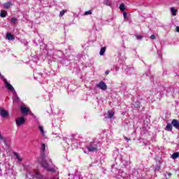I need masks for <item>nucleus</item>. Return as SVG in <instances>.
<instances>
[{
	"mask_svg": "<svg viewBox=\"0 0 179 179\" xmlns=\"http://www.w3.org/2000/svg\"><path fill=\"white\" fill-rule=\"evenodd\" d=\"M123 16L124 17V19H128V14L127 13V12H124L123 13Z\"/></svg>",
	"mask_w": 179,
	"mask_h": 179,
	"instance_id": "b1692460",
	"label": "nucleus"
},
{
	"mask_svg": "<svg viewBox=\"0 0 179 179\" xmlns=\"http://www.w3.org/2000/svg\"><path fill=\"white\" fill-rule=\"evenodd\" d=\"M96 87H99L101 90H107V85H106L103 81H101L99 84H97Z\"/></svg>",
	"mask_w": 179,
	"mask_h": 179,
	"instance_id": "39448f33",
	"label": "nucleus"
},
{
	"mask_svg": "<svg viewBox=\"0 0 179 179\" xmlns=\"http://www.w3.org/2000/svg\"><path fill=\"white\" fill-rule=\"evenodd\" d=\"M0 139H1V141H3V136H2V134H0Z\"/></svg>",
	"mask_w": 179,
	"mask_h": 179,
	"instance_id": "cd10ccee",
	"label": "nucleus"
},
{
	"mask_svg": "<svg viewBox=\"0 0 179 179\" xmlns=\"http://www.w3.org/2000/svg\"><path fill=\"white\" fill-rule=\"evenodd\" d=\"M15 122H16L17 127H20L21 125H23L24 122H26V120L23 116H22L16 119Z\"/></svg>",
	"mask_w": 179,
	"mask_h": 179,
	"instance_id": "20e7f679",
	"label": "nucleus"
},
{
	"mask_svg": "<svg viewBox=\"0 0 179 179\" xmlns=\"http://www.w3.org/2000/svg\"><path fill=\"white\" fill-rule=\"evenodd\" d=\"M108 118H112L114 117V111L113 110H108Z\"/></svg>",
	"mask_w": 179,
	"mask_h": 179,
	"instance_id": "f8f14e48",
	"label": "nucleus"
},
{
	"mask_svg": "<svg viewBox=\"0 0 179 179\" xmlns=\"http://www.w3.org/2000/svg\"><path fill=\"white\" fill-rule=\"evenodd\" d=\"M0 16L1 17H6V11L5 10H1Z\"/></svg>",
	"mask_w": 179,
	"mask_h": 179,
	"instance_id": "4468645a",
	"label": "nucleus"
},
{
	"mask_svg": "<svg viewBox=\"0 0 179 179\" xmlns=\"http://www.w3.org/2000/svg\"><path fill=\"white\" fill-rule=\"evenodd\" d=\"M11 23H13V24H16V22H17V20L15 17L11 18Z\"/></svg>",
	"mask_w": 179,
	"mask_h": 179,
	"instance_id": "412c9836",
	"label": "nucleus"
},
{
	"mask_svg": "<svg viewBox=\"0 0 179 179\" xmlns=\"http://www.w3.org/2000/svg\"><path fill=\"white\" fill-rule=\"evenodd\" d=\"M87 149H88L89 152H97V144H95L94 143H91L87 147Z\"/></svg>",
	"mask_w": 179,
	"mask_h": 179,
	"instance_id": "7ed1b4c3",
	"label": "nucleus"
},
{
	"mask_svg": "<svg viewBox=\"0 0 179 179\" xmlns=\"http://www.w3.org/2000/svg\"><path fill=\"white\" fill-rule=\"evenodd\" d=\"M104 52H106V47H103L100 50V55H104Z\"/></svg>",
	"mask_w": 179,
	"mask_h": 179,
	"instance_id": "a211bd4d",
	"label": "nucleus"
},
{
	"mask_svg": "<svg viewBox=\"0 0 179 179\" xmlns=\"http://www.w3.org/2000/svg\"><path fill=\"white\" fill-rule=\"evenodd\" d=\"M41 165L43 168H45V170H47V171H51L52 173H54L55 171V169L50 167V164L48 163L45 160H43L41 162Z\"/></svg>",
	"mask_w": 179,
	"mask_h": 179,
	"instance_id": "f03ea898",
	"label": "nucleus"
},
{
	"mask_svg": "<svg viewBox=\"0 0 179 179\" xmlns=\"http://www.w3.org/2000/svg\"><path fill=\"white\" fill-rule=\"evenodd\" d=\"M108 73H110V71H106V75H108Z\"/></svg>",
	"mask_w": 179,
	"mask_h": 179,
	"instance_id": "c756f323",
	"label": "nucleus"
},
{
	"mask_svg": "<svg viewBox=\"0 0 179 179\" xmlns=\"http://www.w3.org/2000/svg\"><path fill=\"white\" fill-rule=\"evenodd\" d=\"M165 131H173V125H171V124L169 123L165 128Z\"/></svg>",
	"mask_w": 179,
	"mask_h": 179,
	"instance_id": "9d476101",
	"label": "nucleus"
},
{
	"mask_svg": "<svg viewBox=\"0 0 179 179\" xmlns=\"http://www.w3.org/2000/svg\"><path fill=\"white\" fill-rule=\"evenodd\" d=\"M50 163H52V161L51 159H49Z\"/></svg>",
	"mask_w": 179,
	"mask_h": 179,
	"instance_id": "2f4dec72",
	"label": "nucleus"
},
{
	"mask_svg": "<svg viewBox=\"0 0 179 179\" xmlns=\"http://www.w3.org/2000/svg\"><path fill=\"white\" fill-rule=\"evenodd\" d=\"M92 10H88V11H85L84 15L85 16H87V15H92Z\"/></svg>",
	"mask_w": 179,
	"mask_h": 179,
	"instance_id": "4be33fe9",
	"label": "nucleus"
},
{
	"mask_svg": "<svg viewBox=\"0 0 179 179\" xmlns=\"http://www.w3.org/2000/svg\"><path fill=\"white\" fill-rule=\"evenodd\" d=\"M41 150H42V152L44 153V152L45 151V144L43 143L41 145Z\"/></svg>",
	"mask_w": 179,
	"mask_h": 179,
	"instance_id": "aec40b11",
	"label": "nucleus"
},
{
	"mask_svg": "<svg viewBox=\"0 0 179 179\" xmlns=\"http://www.w3.org/2000/svg\"><path fill=\"white\" fill-rule=\"evenodd\" d=\"M15 156L17 157L19 162H22V158L20 157L18 153H15Z\"/></svg>",
	"mask_w": 179,
	"mask_h": 179,
	"instance_id": "6ab92c4d",
	"label": "nucleus"
},
{
	"mask_svg": "<svg viewBox=\"0 0 179 179\" xmlns=\"http://www.w3.org/2000/svg\"><path fill=\"white\" fill-rule=\"evenodd\" d=\"M120 10H122V11H124L125 10L126 8H125V5L124 3H121L120 5Z\"/></svg>",
	"mask_w": 179,
	"mask_h": 179,
	"instance_id": "f3484780",
	"label": "nucleus"
},
{
	"mask_svg": "<svg viewBox=\"0 0 179 179\" xmlns=\"http://www.w3.org/2000/svg\"><path fill=\"white\" fill-rule=\"evenodd\" d=\"M39 130L41 131V134H44V128L43 126H39Z\"/></svg>",
	"mask_w": 179,
	"mask_h": 179,
	"instance_id": "5701e85b",
	"label": "nucleus"
},
{
	"mask_svg": "<svg viewBox=\"0 0 179 179\" xmlns=\"http://www.w3.org/2000/svg\"><path fill=\"white\" fill-rule=\"evenodd\" d=\"M0 77H1V73H0Z\"/></svg>",
	"mask_w": 179,
	"mask_h": 179,
	"instance_id": "473e14b6",
	"label": "nucleus"
},
{
	"mask_svg": "<svg viewBox=\"0 0 179 179\" xmlns=\"http://www.w3.org/2000/svg\"><path fill=\"white\" fill-rule=\"evenodd\" d=\"M6 38L7 40H15V36L9 32L6 34Z\"/></svg>",
	"mask_w": 179,
	"mask_h": 179,
	"instance_id": "1a4fd4ad",
	"label": "nucleus"
},
{
	"mask_svg": "<svg viewBox=\"0 0 179 179\" xmlns=\"http://www.w3.org/2000/svg\"><path fill=\"white\" fill-rule=\"evenodd\" d=\"M5 85H6V87H7L8 90H10V92L13 90V87L12 86V85H10L6 80L5 81Z\"/></svg>",
	"mask_w": 179,
	"mask_h": 179,
	"instance_id": "6e6552de",
	"label": "nucleus"
},
{
	"mask_svg": "<svg viewBox=\"0 0 179 179\" xmlns=\"http://www.w3.org/2000/svg\"><path fill=\"white\" fill-rule=\"evenodd\" d=\"M136 38H137V40H141L142 36L141 35H137Z\"/></svg>",
	"mask_w": 179,
	"mask_h": 179,
	"instance_id": "393cba45",
	"label": "nucleus"
},
{
	"mask_svg": "<svg viewBox=\"0 0 179 179\" xmlns=\"http://www.w3.org/2000/svg\"><path fill=\"white\" fill-rule=\"evenodd\" d=\"M20 111L24 115H27V114H29V115H33V113L30 111V108L24 106H20Z\"/></svg>",
	"mask_w": 179,
	"mask_h": 179,
	"instance_id": "f257e3e1",
	"label": "nucleus"
},
{
	"mask_svg": "<svg viewBox=\"0 0 179 179\" xmlns=\"http://www.w3.org/2000/svg\"><path fill=\"white\" fill-rule=\"evenodd\" d=\"M176 31H178V33H179V27H176Z\"/></svg>",
	"mask_w": 179,
	"mask_h": 179,
	"instance_id": "bb28decb",
	"label": "nucleus"
},
{
	"mask_svg": "<svg viewBox=\"0 0 179 179\" xmlns=\"http://www.w3.org/2000/svg\"><path fill=\"white\" fill-rule=\"evenodd\" d=\"M171 12L173 16H177V9H176L174 7L171 8Z\"/></svg>",
	"mask_w": 179,
	"mask_h": 179,
	"instance_id": "9b49d317",
	"label": "nucleus"
},
{
	"mask_svg": "<svg viewBox=\"0 0 179 179\" xmlns=\"http://www.w3.org/2000/svg\"><path fill=\"white\" fill-rule=\"evenodd\" d=\"M179 152H175L172 155V159H178Z\"/></svg>",
	"mask_w": 179,
	"mask_h": 179,
	"instance_id": "2eb2a0df",
	"label": "nucleus"
},
{
	"mask_svg": "<svg viewBox=\"0 0 179 179\" xmlns=\"http://www.w3.org/2000/svg\"><path fill=\"white\" fill-rule=\"evenodd\" d=\"M10 5H12V3H10V2H7L3 5V6H4L5 9H8V8H10Z\"/></svg>",
	"mask_w": 179,
	"mask_h": 179,
	"instance_id": "ddd939ff",
	"label": "nucleus"
},
{
	"mask_svg": "<svg viewBox=\"0 0 179 179\" xmlns=\"http://www.w3.org/2000/svg\"><path fill=\"white\" fill-rule=\"evenodd\" d=\"M124 139H125L126 141H131V138H127V137H124Z\"/></svg>",
	"mask_w": 179,
	"mask_h": 179,
	"instance_id": "c85d7f7f",
	"label": "nucleus"
},
{
	"mask_svg": "<svg viewBox=\"0 0 179 179\" xmlns=\"http://www.w3.org/2000/svg\"><path fill=\"white\" fill-rule=\"evenodd\" d=\"M173 127L176 128V129H179V122L178 120L173 119L171 122Z\"/></svg>",
	"mask_w": 179,
	"mask_h": 179,
	"instance_id": "0eeeda50",
	"label": "nucleus"
},
{
	"mask_svg": "<svg viewBox=\"0 0 179 179\" xmlns=\"http://www.w3.org/2000/svg\"><path fill=\"white\" fill-rule=\"evenodd\" d=\"M168 176H171V173H169Z\"/></svg>",
	"mask_w": 179,
	"mask_h": 179,
	"instance_id": "7c9ffc66",
	"label": "nucleus"
},
{
	"mask_svg": "<svg viewBox=\"0 0 179 179\" xmlns=\"http://www.w3.org/2000/svg\"><path fill=\"white\" fill-rule=\"evenodd\" d=\"M0 115H1L3 118H6V117L8 115V111L5 110V109L2 108H0Z\"/></svg>",
	"mask_w": 179,
	"mask_h": 179,
	"instance_id": "423d86ee",
	"label": "nucleus"
},
{
	"mask_svg": "<svg viewBox=\"0 0 179 179\" xmlns=\"http://www.w3.org/2000/svg\"><path fill=\"white\" fill-rule=\"evenodd\" d=\"M67 12H68V10H62L59 14V17H62V16H64V15H65V13H66Z\"/></svg>",
	"mask_w": 179,
	"mask_h": 179,
	"instance_id": "dca6fc26",
	"label": "nucleus"
},
{
	"mask_svg": "<svg viewBox=\"0 0 179 179\" xmlns=\"http://www.w3.org/2000/svg\"><path fill=\"white\" fill-rule=\"evenodd\" d=\"M150 38H151L152 40H155V39L156 38V36H155V35H151Z\"/></svg>",
	"mask_w": 179,
	"mask_h": 179,
	"instance_id": "a878e982",
	"label": "nucleus"
}]
</instances>
